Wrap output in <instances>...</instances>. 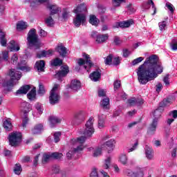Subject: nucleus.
<instances>
[{"label":"nucleus","mask_w":177,"mask_h":177,"mask_svg":"<svg viewBox=\"0 0 177 177\" xmlns=\"http://www.w3.org/2000/svg\"><path fill=\"white\" fill-rule=\"evenodd\" d=\"M51 64L52 66H54V67L62 66V64H63V60L60 59L59 58H55Z\"/></svg>","instance_id":"nucleus-42"},{"label":"nucleus","mask_w":177,"mask_h":177,"mask_svg":"<svg viewBox=\"0 0 177 177\" xmlns=\"http://www.w3.org/2000/svg\"><path fill=\"white\" fill-rule=\"evenodd\" d=\"M30 89H31V86L25 84L21 86L19 89L16 91V95H26Z\"/></svg>","instance_id":"nucleus-20"},{"label":"nucleus","mask_w":177,"mask_h":177,"mask_svg":"<svg viewBox=\"0 0 177 177\" xmlns=\"http://www.w3.org/2000/svg\"><path fill=\"white\" fill-rule=\"evenodd\" d=\"M149 5H152V8L153 9V15H156V13H157V8H156V5H154V1H153V0H150L147 3V6H149Z\"/></svg>","instance_id":"nucleus-54"},{"label":"nucleus","mask_w":177,"mask_h":177,"mask_svg":"<svg viewBox=\"0 0 177 177\" xmlns=\"http://www.w3.org/2000/svg\"><path fill=\"white\" fill-rule=\"evenodd\" d=\"M144 176H145V171L142 168L138 169L136 172H134V177H144Z\"/></svg>","instance_id":"nucleus-41"},{"label":"nucleus","mask_w":177,"mask_h":177,"mask_svg":"<svg viewBox=\"0 0 177 177\" xmlns=\"http://www.w3.org/2000/svg\"><path fill=\"white\" fill-rule=\"evenodd\" d=\"M86 22V15L84 13L76 14L73 19V24L75 27H80L81 24H85Z\"/></svg>","instance_id":"nucleus-10"},{"label":"nucleus","mask_w":177,"mask_h":177,"mask_svg":"<svg viewBox=\"0 0 177 177\" xmlns=\"http://www.w3.org/2000/svg\"><path fill=\"white\" fill-rule=\"evenodd\" d=\"M62 157H63V153L59 152H53L50 154L44 153L42 158V162L45 164V162H48L50 159L60 160Z\"/></svg>","instance_id":"nucleus-8"},{"label":"nucleus","mask_w":177,"mask_h":177,"mask_svg":"<svg viewBox=\"0 0 177 177\" xmlns=\"http://www.w3.org/2000/svg\"><path fill=\"white\" fill-rule=\"evenodd\" d=\"M86 12H88V8H86V6L84 3L77 6L76 8L73 10V13L75 14H82Z\"/></svg>","instance_id":"nucleus-18"},{"label":"nucleus","mask_w":177,"mask_h":177,"mask_svg":"<svg viewBox=\"0 0 177 177\" xmlns=\"http://www.w3.org/2000/svg\"><path fill=\"white\" fill-rule=\"evenodd\" d=\"M115 143V140L114 139H111L105 142L104 146H107L109 148V149L108 150V153L112 151L113 149L114 148Z\"/></svg>","instance_id":"nucleus-32"},{"label":"nucleus","mask_w":177,"mask_h":177,"mask_svg":"<svg viewBox=\"0 0 177 177\" xmlns=\"http://www.w3.org/2000/svg\"><path fill=\"white\" fill-rule=\"evenodd\" d=\"M27 64V62L26 60H21L17 65V70H19L20 67H24Z\"/></svg>","instance_id":"nucleus-55"},{"label":"nucleus","mask_w":177,"mask_h":177,"mask_svg":"<svg viewBox=\"0 0 177 177\" xmlns=\"http://www.w3.org/2000/svg\"><path fill=\"white\" fill-rule=\"evenodd\" d=\"M22 138L23 136L21 133L12 132L10 133L8 136L10 145L12 146V147H17V146L20 145Z\"/></svg>","instance_id":"nucleus-5"},{"label":"nucleus","mask_w":177,"mask_h":177,"mask_svg":"<svg viewBox=\"0 0 177 177\" xmlns=\"http://www.w3.org/2000/svg\"><path fill=\"white\" fill-rule=\"evenodd\" d=\"M111 162V158L108 157L105 160L104 168H105V169H109V168H110Z\"/></svg>","instance_id":"nucleus-53"},{"label":"nucleus","mask_w":177,"mask_h":177,"mask_svg":"<svg viewBox=\"0 0 177 177\" xmlns=\"http://www.w3.org/2000/svg\"><path fill=\"white\" fill-rule=\"evenodd\" d=\"M60 136H62V133L60 131L55 132L54 133V140L55 143H58V142H60Z\"/></svg>","instance_id":"nucleus-48"},{"label":"nucleus","mask_w":177,"mask_h":177,"mask_svg":"<svg viewBox=\"0 0 177 177\" xmlns=\"http://www.w3.org/2000/svg\"><path fill=\"white\" fill-rule=\"evenodd\" d=\"M30 121V119L28 118V115H24V118L22 119V124L21 127L24 128H27V125L28 124V122Z\"/></svg>","instance_id":"nucleus-38"},{"label":"nucleus","mask_w":177,"mask_h":177,"mask_svg":"<svg viewBox=\"0 0 177 177\" xmlns=\"http://www.w3.org/2000/svg\"><path fill=\"white\" fill-rule=\"evenodd\" d=\"M160 58L157 55H152L147 57L143 64L138 68V80L141 85H146L149 81H153L154 78L158 77V74H162L164 68L161 63L158 62Z\"/></svg>","instance_id":"nucleus-1"},{"label":"nucleus","mask_w":177,"mask_h":177,"mask_svg":"<svg viewBox=\"0 0 177 177\" xmlns=\"http://www.w3.org/2000/svg\"><path fill=\"white\" fill-rule=\"evenodd\" d=\"M82 150H84L82 145H80L77 148L71 149L66 153V157L68 160H71V158H73V156H74V154H75V153H77V151H82Z\"/></svg>","instance_id":"nucleus-19"},{"label":"nucleus","mask_w":177,"mask_h":177,"mask_svg":"<svg viewBox=\"0 0 177 177\" xmlns=\"http://www.w3.org/2000/svg\"><path fill=\"white\" fill-rule=\"evenodd\" d=\"M44 131V124L39 123L35 124L34 127L31 129V132L32 135H38V133H41Z\"/></svg>","instance_id":"nucleus-21"},{"label":"nucleus","mask_w":177,"mask_h":177,"mask_svg":"<svg viewBox=\"0 0 177 177\" xmlns=\"http://www.w3.org/2000/svg\"><path fill=\"white\" fill-rule=\"evenodd\" d=\"M93 157H99V156H102V148H97L94 150L93 153Z\"/></svg>","instance_id":"nucleus-51"},{"label":"nucleus","mask_w":177,"mask_h":177,"mask_svg":"<svg viewBox=\"0 0 177 177\" xmlns=\"http://www.w3.org/2000/svg\"><path fill=\"white\" fill-rule=\"evenodd\" d=\"M157 125H158L157 119H153L151 124L148 128L147 133L149 135H154V133H156V131H157Z\"/></svg>","instance_id":"nucleus-15"},{"label":"nucleus","mask_w":177,"mask_h":177,"mask_svg":"<svg viewBox=\"0 0 177 177\" xmlns=\"http://www.w3.org/2000/svg\"><path fill=\"white\" fill-rule=\"evenodd\" d=\"M37 57L38 59H41V57H46V50H44L41 51L39 53H37Z\"/></svg>","instance_id":"nucleus-60"},{"label":"nucleus","mask_w":177,"mask_h":177,"mask_svg":"<svg viewBox=\"0 0 177 177\" xmlns=\"http://www.w3.org/2000/svg\"><path fill=\"white\" fill-rule=\"evenodd\" d=\"M27 97L29 100H34L37 97V88L33 87L32 90L27 94Z\"/></svg>","instance_id":"nucleus-29"},{"label":"nucleus","mask_w":177,"mask_h":177,"mask_svg":"<svg viewBox=\"0 0 177 177\" xmlns=\"http://www.w3.org/2000/svg\"><path fill=\"white\" fill-rule=\"evenodd\" d=\"M68 73H70L68 66L64 65L60 67V70L56 73L55 77L58 80V81H60L62 82V81H63L62 78L66 77Z\"/></svg>","instance_id":"nucleus-7"},{"label":"nucleus","mask_w":177,"mask_h":177,"mask_svg":"<svg viewBox=\"0 0 177 177\" xmlns=\"http://www.w3.org/2000/svg\"><path fill=\"white\" fill-rule=\"evenodd\" d=\"M83 57L85 59V60L82 58H80L77 61V64L80 66H84L85 63L88 65L89 68L93 66V63H92V61H91V58L89 57V55L86 54V53H82Z\"/></svg>","instance_id":"nucleus-11"},{"label":"nucleus","mask_w":177,"mask_h":177,"mask_svg":"<svg viewBox=\"0 0 177 177\" xmlns=\"http://www.w3.org/2000/svg\"><path fill=\"white\" fill-rule=\"evenodd\" d=\"M127 0H112L113 8L111 10H115V8H120L121 6V3H125Z\"/></svg>","instance_id":"nucleus-28"},{"label":"nucleus","mask_w":177,"mask_h":177,"mask_svg":"<svg viewBox=\"0 0 177 177\" xmlns=\"http://www.w3.org/2000/svg\"><path fill=\"white\" fill-rule=\"evenodd\" d=\"M124 174L127 176H130V177H135V171L131 170V169H125L124 170Z\"/></svg>","instance_id":"nucleus-46"},{"label":"nucleus","mask_w":177,"mask_h":177,"mask_svg":"<svg viewBox=\"0 0 177 177\" xmlns=\"http://www.w3.org/2000/svg\"><path fill=\"white\" fill-rule=\"evenodd\" d=\"M20 110L24 113V115H28L31 110V104L27 102H23L20 104Z\"/></svg>","instance_id":"nucleus-14"},{"label":"nucleus","mask_w":177,"mask_h":177,"mask_svg":"<svg viewBox=\"0 0 177 177\" xmlns=\"http://www.w3.org/2000/svg\"><path fill=\"white\" fill-rule=\"evenodd\" d=\"M104 64L106 66H111L113 63V55L109 54L107 57H104Z\"/></svg>","instance_id":"nucleus-37"},{"label":"nucleus","mask_w":177,"mask_h":177,"mask_svg":"<svg viewBox=\"0 0 177 177\" xmlns=\"http://www.w3.org/2000/svg\"><path fill=\"white\" fill-rule=\"evenodd\" d=\"M48 121L51 128H53L56 124H60V122H62V119L56 116L51 115L48 118Z\"/></svg>","instance_id":"nucleus-23"},{"label":"nucleus","mask_w":177,"mask_h":177,"mask_svg":"<svg viewBox=\"0 0 177 177\" xmlns=\"http://www.w3.org/2000/svg\"><path fill=\"white\" fill-rule=\"evenodd\" d=\"M158 26L160 31H162V30H165V27H167V22H165V21L159 22Z\"/></svg>","instance_id":"nucleus-59"},{"label":"nucleus","mask_w":177,"mask_h":177,"mask_svg":"<svg viewBox=\"0 0 177 177\" xmlns=\"http://www.w3.org/2000/svg\"><path fill=\"white\" fill-rule=\"evenodd\" d=\"M88 22L90 24H92V26H98L99 23H100V20L96 17V15H90Z\"/></svg>","instance_id":"nucleus-30"},{"label":"nucleus","mask_w":177,"mask_h":177,"mask_svg":"<svg viewBox=\"0 0 177 177\" xmlns=\"http://www.w3.org/2000/svg\"><path fill=\"white\" fill-rule=\"evenodd\" d=\"M106 120V116L104 115H98V128L102 129L104 127V121Z\"/></svg>","instance_id":"nucleus-33"},{"label":"nucleus","mask_w":177,"mask_h":177,"mask_svg":"<svg viewBox=\"0 0 177 177\" xmlns=\"http://www.w3.org/2000/svg\"><path fill=\"white\" fill-rule=\"evenodd\" d=\"M21 165L20 163H17L14 167V172L16 175H20L21 174Z\"/></svg>","instance_id":"nucleus-39"},{"label":"nucleus","mask_w":177,"mask_h":177,"mask_svg":"<svg viewBox=\"0 0 177 177\" xmlns=\"http://www.w3.org/2000/svg\"><path fill=\"white\" fill-rule=\"evenodd\" d=\"M145 154H146V157L147 158H148V160H151V158H153V149L150 147H149V145H146L145 147Z\"/></svg>","instance_id":"nucleus-27"},{"label":"nucleus","mask_w":177,"mask_h":177,"mask_svg":"<svg viewBox=\"0 0 177 177\" xmlns=\"http://www.w3.org/2000/svg\"><path fill=\"white\" fill-rule=\"evenodd\" d=\"M3 128L6 129V131H12V128H13V126L12 125V122L10 121L6 120L3 122Z\"/></svg>","instance_id":"nucleus-35"},{"label":"nucleus","mask_w":177,"mask_h":177,"mask_svg":"<svg viewBox=\"0 0 177 177\" xmlns=\"http://www.w3.org/2000/svg\"><path fill=\"white\" fill-rule=\"evenodd\" d=\"M56 52L62 56V57H66L67 55V48L63 46H58L55 48Z\"/></svg>","instance_id":"nucleus-25"},{"label":"nucleus","mask_w":177,"mask_h":177,"mask_svg":"<svg viewBox=\"0 0 177 177\" xmlns=\"http://www.w3.org/2000/svg\"><path fill=\"white\" fill-rule=\"evenodd\" d=\"M168 103H169V100H163L159 103V107L153 111V120L156 119L158 122V119L161 117V109H164V107H166Z\"/></svg>","instance_id":"nucleus-9"},{"label":"nucleus","mask_w":177,"mask_h":177,"mask_svg":"<svg viewBox=\"0 0 177 177\" xmlns=\"http://www.w3.org/2000/svg\"><path fill=\"white\" fill-rule=\"evenodd\" d=\"M70 88L73 91H78L81 89V81L77 80H72Z\"/></svg>","instance_id":"nucleus-24"},{"label":"nucleus","mask_w":177,"mask_h":177,"mask_svg":"<svg viewBox=\"0 0 177 177\" xmlns=\"http://www.w3.org/2000/svg\"><path fill=\"white\" fill-rule=\"evenodd\" d=\"M120 161L123 165H127L128 162V158L127 155H121L120 157Z\"/></svg>","instance_id":"nucleus-45"},{"label":"nucleus","mask_w":177,"mask_h":177,"mask_svg":"<svg viewBox=\"0 0 177 177\" xmlns=\"http://www.w3.org/2000/svg\"><path fill=\"white\" fill-rule=\"evenodd\" d=\"M70 12L67 10V8H64L63 9V13H62V19L66 21L67 19H68V15Z\"/></svg>","instance_id":"nucleus-47"},{"label":"nucleus","mask_w":177,"mask_h":177,"mask_svg":"<svg viewBox=\"0 0 177 177\" xmlns=\"http://www.w3.org/2000/svg\"><path fill=\"white\" fill-rule=\"evenodd\" d=\"M27 41L29 46H31V45L35 46V50L41 48V43H39V39H38V35H37V30L32 28L29 30Z\"/></svg>","instance_id":"nucleus-4"},{"label":"nucleus","mask_w":177,"mask_h":177,"mask_svg":"<svg viewBox=\"0 0 177 177\" xmlns=\"http://www.w3.org/2000/svg\"><path fill=\"white\" fill-rule=\"evenodd\" d=\"M47 8L50 10V16L57 15L59 12H62V8L56 4H50L47 6Z\"/></svg>","instance_id":"nucleus-16"},{"label":"nucleus","mask_w":177,"mask_h":177,"mask_svg":"<svg viewBox=\"0 0 177 177\" xmlns=\"http://www.w3.org/2000/svg\"><path fill=\"white\" fill-rule=\"evenodd\" d=\"M53 174H59L60 172V167L57 165H54L52 167Z\"/></svg>","instance_id":"nucleus-62"},{"label":"nucleus","mask_w":177,"mask_h":177,"mask_svg":"<svg viewBox=\"0 0 177 177\" xmlns=\"http://www.w3.org/2000/svg\"><path fill=\"white\" fill-rule=\"evenodd\" d=\"M27 28V25L24 21H20L17 24V30H26Z\"/></svg>","instance_id":"nucleus-43"},{"label":"nucleus","mask_w":177,"mask_h":177,"mask_svg":"<svg viewBox=\"0 0 177 177\" xmlns=\"http://www.w3.org/2000/svg\"><path fill=\"white\" fill-rule=\"evenodd\" d=\"M7 75L10 77L9 80H4L3 82V88H6L7 91H10L13 88V86L16 85L15 81H19L21 78V72L17 73L15 72V69H10Z\"/></svg>","instance_id":"nucleus-2"},{"label":"nucleus","mask_w":177,"mask_h":177,"mask_svg":"<svg viewBox=\"0 0 177 177\" xmlns=\"http://www.w3.org/2000/svg\"><path fill=\"white\" fill-rule=\"evenodd\" d=\"M131 55V51L128 48L123 49V57H128Z\"/></svg>","instance_id":"nucleus-63"},{"label":"nucleus","mask_w":177,"mask_h":177,"mask_svg":"<svg viewBox=\"0 0 177 177\" xmlns=\"http://www.w3.org/2000/svg\"><path fill=\"white\" fill-rule=\"evenodd\" d=\"M49 103L51 106H55V104H59L60 102V95L57 93H50L48 97Z\"/></svg>","instance_id":"nucleus-12"},{"label":"nucleus","mask_w":177,"mask_h":177,"mask_svg":"<svg viewBox=\"0 0 177 177\" xmlns=\"http://www.w3.org/2000/svg\"><path fill=\"white\" fill-rule=\"evenodd\" d=\"M100 106L104 110H109L110 109L109 107L110 106V99L109 97L103 99Z\"/></svg>","instance_id":"nucleus-31"},{"label":"nucleus","mask_w":177,"mask_h":177,"mask_svg":"<svg viewBox=\"0 0 177 177\" xmlns=\"http://www.w3.org/2000/svg\"><path fill=\"white\" fill-rule=\"evenodd\" d=\"M46 91L45 90V86L42 84H39V89L37 90L38 95H41L42 96L43 95H45Z\"/></svg>","instance_id":"nucleus-40"},{"label":"nucleus","mask_w":177,"mask_h":177,"mask_svg":"<svg viewBox=\"0 0 177 177\" xmlns=\"http://www.w3.org/2000/svg\"><path fill=\"white\" fill-rule=\"evenodd\" d=\"M145 60V57H139L135 59H133L131 62L132 66H136L139 64V63H142Z\"/></svg>","instance_id":"nucleus-44"},{"label":"nucleus","mask_w":177,"mask_h":177,"mask_svg":"<svg viewBox=\"0 0 177 177\" xmlns=\"http://www.w3.org/2000/svg\"><path fill=\"white\" fill-rule=\"evenodd\" d=\"M127 102L130 106H136V98L131 97L127 100Z\"/></svg>","instance_id":"nucleus-58"},{"label":"nucleus","mask_w":177,"mask_h":177,"mask_svg":"<svg viewBox=\"0 0 177 177\" xmlns=\"http://www.w3.org/2000/svg\"><path fill=\"white\" fill-rule=\"evenodd\" d=\"M121 23V28H128L129 27H131L133 24H135V21L133 19H130L127 21H123Z\"/></svg>","instance_id":"nucleus-26"},{"label":"nucleus","mask_w":177,"mask_h":177,"mask_svg":"<svg viewBox=\"0 0 177 177\" xmlns=\"http://www.w3.org/2000/svg\"><path fill=\"white\" fill-rule=\"evenodd\" d=\"M121 88V81L120 80H116L113 83V89L114 91H117L118 89H120Z\"/></svg>","instance_id":"nucleus-50"},{"label":"nucleus","mask_w":177,"mask_h":177,"mask_svg":"<svg viewBox=\"0 0 177 177\" xmlns=\"http://www.w3.org/2000/svg\"><path fill=\"white\" fill-rule=\"evenodd\" d=\"M35 68H37L38 73H44L45 71V61H37L35 64Z\"/></svg>","instance_id":"nucleus-17"},{"label":"nucleus","mask_w":177,"mask_h":177,"mask_svg":"<svg viewBox=\"0 0 177 177\" xmlns=\"http://www.w3.org/2000/svg\"><path fill=\"white\" fill-rule=\"evenodd\" d=\"M19 70L21 71H25V73H30V71H31V67L25 65L24 66H20Z\"/></svg>","instance_id":"nucleus-52"},{"label":"nucleus","mask_w":177,"mask_h":177,"mask_svg":"<svg viewBox=\"0 0 177 177\" xmlns=\"http://www.w3.org/2000/svg\"><path fill=\"white\" fill-rule=\"evenodd\" d=\"M44 21L47 27H53L55 25V20H53L52 15H50L48 18L45 19Z\"/></svg>","instance_id":"nucleus-34"},{"label":"nucleus","mask_w":177,"mask_h":177,"mask_svg":"<svg viewBox=\"0 0 177 177\" xmlns=\"http://www.w3.org/2000/svg\"><path fill=\"white\" fill-rule=\"evenodd\" d=\"M109 39V34L100 35L98 34L96 35L95 42L97 44H103Z\"/></svg>","instance_id":"nucleus-22"},{"label":"nucleus","mask_w":177,"mask_h":177,"mask_svg":"<svg viewBox=\"0 0 177 177\" xmlns=\"http://www.w3.org/2000/svg\"><path fill=\"white\" fill-rule=\"evenodd\" d=\"M10 44L11 45V47H10L11 52H13L15 50L17 52L18 50H20V46L16 45V41H15V40H11L10 41Z\"/></svg>","instance_id":"nucleus-36"},{"label":"nucleus","mask_w":177,"mask_h":177,"mask_svg":"<svg viewBox=\"0 0 177 177\" xmlns=\"http://www.w3.org/2000/svg\"><path fill=\"white\" fill-rule=\"evenodd\" d=\"M113 64V66H119V64H121V58H120V57H114Z\"/></svg>","instance_id":"nucleus-56"},{"label":"nucleus","mask_w":177,"mask_h":177,"mask_svg":"<svg viewBox=\"0 0 177 177\" xmlns=\"http://www.w3.org/2000/svg\"><path fill=\"white\" fill-rule=\"evenodd\" d=\"M90 177H99V174H97V171L96 170V169H93L90 174Z\"/></svg>","instance_id":"nucleus-64"},{"label":"nucleus","mask_w":177,"mask_h":177,"mask_svg":"<svg viewBox=\"0 0 177 177\" xmlns=\"http://www.w3.org/2000/svg\"><path fill=\"white\" fill-rule=\"evenodd\" d=\"M85 129L83 131L84 136H81L77 138V141L80 145H84L86 140V138H89L93 135L95 129L93 128V118H90L85 124Z\"/></svg>","instance_id":"nucleus-3"},{"label":"nucleus","mask_w":177,"mask_h":177,"mask_svg":"<svg viewBox=\"0 0 177 177\" xmlns=\"http://www.w3.org/2000/svg\"><path fill=\"white\" fill-rule=\"evenodd\" d=\"M113 43L116 46H118V45H121L122 44V40L118 36H115L113 38Z\"/></svg>","instance_id":"nucleus-49"},{"label":"nucleus","mask_w":177,"mask_h":177,"mask_svg":"<svg viewBox=\"0 0 177 177\" xmlns=\"http://www.w3.org/2000/svg\"><path fill=\"white\" fill-rule=\"evenodd\" d=\"M85 118H86V113L84 111L77 112L72 120V124L73 125H80V124H82L85 121Z\"/></svg>","instance_id":"nucleus-6"},{"label":"nucleus","mask_w":177,"mask_h":177,"mask_svg":"<svg viewBox=\"0 0 177 177\" xmlns=\"http://www.w3.org/2000/svg\"><path fill=\"white\" fill-rule=\"evenodd\" d=\"M145 103V101L142 98H136V105L137 106H142Z\"/></svg>","instance_id":"nucleus-61"},{"label":"nucleus","mask_w":177,"mask_h":177,"mask_svg":"<svg viewBox=\"0 0 177 177\" xmlns=\"http://www.w3.org/2000/svg\"><path fill=\"white\" fill-rule=\"evenodd\" d=\"M165 6L169 10H170L171 13H174V12H175V8H174V5H172V3H166Z\"/></svg>","instance_id":"nucleus-57"},{"label":"nucleus","mask_w":177,"mask_h":177,"mask_svg":"<svg viewBox=\"0 0 177 177\" xmlns=\"http://www.w3.org/2000/svg\"><path fill=\"white\" fill-rule=\"evenodd\" d=\"M90 80L94 82H97L102 78V71L100 68H97L95 71L91 73L89 75Z\"/></svg>","instance_id":"nucleus-13"}]
</instances>
